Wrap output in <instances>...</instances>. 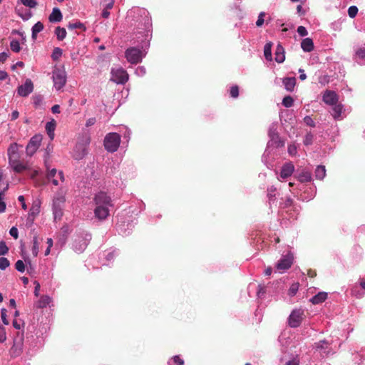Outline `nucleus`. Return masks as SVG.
<instances>
[{
	"label": "nucleus",
	"mask_w": 365,
	"mask_h": 365,
	"mask_svg": "<svg viewBox=\"0 0 365 365\" xmlns=\"http://www.w3.org/2000/svg\"><path fill=\"white\" fill-rule=\"evenodd\" d=\"M94 200L95 217L100 220H105L109 215L110 207L113 206L110 197L106 192H100L96 195Z\"/></svg>",
	"instance_id": "1"
},
{
	"label": "nucleus",
	"mask_w": 365,
	"mask_h": 365,
	"mask_svg": "<svg viewBox=\"0 0 365 365\" xmlns=\"http://www.w3.org/2000/svg\"><path fill=\"white\" fill-rule=\"evenodd\" d=\"M66 203V191L59 190L57 191L53 198L51 209L54 221H59L63 215V210Z\"/></svg>",
	"instance_id": "2"
},
{
	"label": "nucleus",
	"mask_w": 365,
	"mask_h": 365,
	"mask_svg": "<svg viewBox=\"0 0 365 365\" xmlns=\"http://www.w3.org/2000/svg\"><path fill=\"white\" fill-rule=\"evenodd\" d=\"M52 79L56 90L59 91L66 83V73L63 67H55L53 71Z\"/></svg>",
	"instance_id": "3"
},
{
	"label": "nucleus",
	"mask_w": 365,
	"mask_h": 365,
	"mask_svg": "<svg viewBox=\"0 0 365 365\" xmlns=\"http://www.w3.org/2000/svg\"><path fill=\"white\" fill-rule=\"evenodd\" d=\"M120 143V137L116 133H108L104 139V146L108 152H115L117 150Z\"/></svg>",
	"instance_id": "4"
},
{
	"label": "nucleus",
	"mask_w": 365,
	"mask_h": 365,
	"mask_svg": "<svg viewBox=\"0 0 365 365\" xmlns=\"http://www.w3.org/2000/svg\"><path fill=\"white\" fill-rule=\"evenodd\" d=\"M145 56V53L135 47L129 48L125 51V58L127 61L133 64L140 62Z\"/></svg>",
	"instance_id": "5"
},
{
	"label": "nucleus",
	"mask_w": 365,
	"mask_h": 365,
	"mask_svg": "<svg viewBox=\"0 0 365 365\" xmlns=\"http://www.w3.org/2000/svg\"><path fill=\"white\" fill-rule=\"evenodd\" d=\"M293 261L294 256L292 252L282 255L276 264L277 270L280 273L284 272L287 269L291 267L293 264Z\"/></svg>",
	"instance_id": "6"
},
{
	"label": "nucleus",
	"mask_w": 365,
	"mask_h": 365,
	"mask_svg": "<svg viewBox=\"0 0 365 365\" xmlns=\"http://www.w3.org/2000/svg\"><path fill=\"white\" fill-rule=\"evenodd\" d=\"M110 73V79L117 84H124L128 80V73L120 67L112 68Z\"/></svg>",
	"instance_id": "7"
},
{
	"label": "nucleus",
	"mask_w": 365,
	"mask_h": 365,
	"mask_svg": "<svg viewBox=\"0 0 365 365\" xmlns=\"http://www.w3.org/2000/svg\"><path fill=\"white\" fill-rule=\"evenodd\" d=\"M47 174L46 177L48 180L57 186L60 184V182H63L65 180L64 175L63 171L57 170L55 168H50L46 165Z\"/></svg>",
	"instance_id": "8"
},
{
	"label": "nucleus",
	"mask_w": 365,
	"mask_h": 365,
	"mask_svg": "<svg viewBox=\"0 0 365 365\" xmlns=\"http://www.w3.org/2000/svg\"><path fill=\"white\" fill-rule=\"evenodd\" d=\"M304 314V312L302 309L293 310L289 317V325L293 328L298 327L303 319Z\"/></svg>",
	"instance_id": "9"
},
{
	"label": "nucleus",
	"mask_w": 365,
	"mask_h": 365,
	"mask_svg": "<svg viewBox=\"0 0 365 365\" xmlns=\"http://www.w3.org/2000/svg\"><path fill=\"white\" fill-rule=\"evenodd\" d=\"M277 130V123H272L269 128V136L270 138V140L268 143V147L272 145H275L277 147L283 145L279 140V137Z\"/></svg>",
	"instance_id": "10"
},
{
	"label": "nucleus",
	"mask_w": 365,
	"mask_h": 365,
	"mask_svg": "<svg viewBox=\"0 0 365 365\" xmlns=\"http://www.w3.org/2000/svg\"><path fill=\"white\" fill-rule=\"evenodd\" d=\"M41 141V135H35L33 136L26 146V154L30 156L33 155L39 148Z\"/></svg>",
	"instance_id": "11"
},
{
	"label": "nucleus",
	"mask_w": 365,
	"mask_h": 365,
	"mask_svg": "<svg viewBox=\"0 0 365 365\" xmlns=\"http://www.w3.org/2000/svg\"><path fill=\"white\" fill-rule=\"evenodd\" d=\"M9 163L16 173H21L27 166L20 160V155L9 158Z\"/></svg>",
	"instance_id": "12"
},
{
	"label": "nucleus",
	"mask_w": 365,
	"mask_h": 365,
	"mask_svg": "<svg viewBox=\"0 0 365 365\" xmlns=\"http://www.w3.org/2000/svg\"><path fill=\"white\" fill-rule=\"evenodd\" d=\"M34 91V84L31 79H26L25 83L19 86L17 93L20 96L26 97Z\"/></svg>",
	"instance_id": "13"
},
{
	"label": "nucleus",
	"mask_w": 365,
	"mask_h": 365,
	"mask_svg": "<svg viewBox=\"0 0 365 365\" xmlns=\"http://www.w3.org/2000/svg\"><path fill=\"white\" fill-rule=\"evenodd\" d=\"M41 202L39 200L33 202L29 212L28 220L33 222L35 218L38 215L41 210Z\"/></svg>",
	"instance_id": "14"
},
{
	"label": "nucleus",
	"mask_w": 365,
	"mask_h": 365,
	"mask_svg": "<svg viewBox=\"0 0 365 365\" xmlns=\"http://www.w3.org/2000/svg\"><path fill=\"white\" fill-rule=\"evenodd\" d=\"M332 106L331 115L335 120H341L345 116V109L344 108V106L337 103Z\"/></svg>",
	"instance_id": "15"
},
{
	"label": "nucleus",
	"mask_w": 365,
	"mask_h": 365,
	"mask_svg": "<svg viewBox=\"0 0 365 365\" xmlns=\"http://www.w3.org/2000/svg\"><path fill=\"white\" fill-rule=\"evenodd\" d=\"M87 154L86 145L78 143L73 151V157L76 160L82 159Z\"/></svg>",
	"instance_id": "16"
},
{
	"label": "nucleus",
	"mask_w": 365,
	"mask_h": 365,
	"mask_svg": "<svg viewBox=\"0 0 365 365\" xmlns=\"http://www.w3.org/2000/svg\"><path fill=\"white\" fill-rule=\"evenodd\" d=\"M323 101L325 103L332 106L337 103L338 97L335 92L326 91L323 95Z\"/></svg>",
	"instance_id": "17"
},
{
	"label": "nucleus",
	"mask_w": 365,
	"mask_h": 365,
	"mask_svg": "<svg viewBox=\"0 0 365 365\" xmlns=\"http://www.w3.org/2000/svg\"><path fill=\"white\" fill-rule=\"evenodd\" d=\"M294 170V165L292 163H286L283 165L282 168L281 172H280V178L281 179H286L287 178L292 175Z\"/></svg>",
	"instance_id": "18"
},
{
	"label": "nucleus",
	"mask_w": 365,
	"mask_h": 365,
	"mask_svg": "<svg viewBox=\"0 0 365 365\" xmlns=\"http://www.w3.org/2000/svg\"><path fill=\"white\" fill-rule=\"evenodd\" d=\"M23 351V340H14V344L11 349V354L14 356H17L21 354Z\"/></svg>",
	"instance_id": "19"
},
{
	"label": "nucleus",
	"mask_w": 365,
	"mask_h": 365,
	"mask_svg": "<svg viewBox=\"0 0 365 365\" xmlns=\"http://www.w3.org/2000/svg\"><path fill=\"white\" fill-rule=\"evenodd\" d=\"M88 242L86 239L78 238L76 240L73 244V249L76 252H82L87 247Z\"/></svg>",
	"instance_id": "20"
},
{
	"label": "nucleus",
	"mask_w": 365,
	"mask_h": 365,
	"mask_svg": "<svg viewBox=\"0 0 365 365\" xmlns=\"http://www.w3.org/2000/svg\"><path fill=\"white\" fill-rule=\"evenodd\" d=\"M301 47L304 52H310L314 49V43L312 38H304L301 43Z\"/></svg>",
	"instance_id": "21"
},
{
	"label": "nucleus",
	"mask_w": 365,
	"mask_h": 365,
	"mask_svg": "<svg viewBox=\"0 0 365 365\" xmlns=\"http://www.w3.org/2000/svg\"><path fill=\"white\" fill-rule=\"evenodd\" d=\"M63 16L59 9L54 8L50 14L48 19L51 22H60L62 20Z\"/></svg>",
	"instance_id": "22"
},
{
	"label": "nucleus",
	"mask_w": 365,
	"mask_h": 365,
	"mask_svg": "<svg viewBox=\"0 0 365 365\" xmlns=\"http://www.w3.org/2000/svg\"><path fill=\"white\" fill-rule=\"evenodd\" d=\"M327 298V293L325 292H319L317 294L314 295L311 299L310 302L313 304H318L324 302Z\"/></svg>",
	"instance_id": "23"
},
{
	"label": "nucleus",
	"mask_w": 365,
	"mask_h": 365,
	"mask_svg": "<svg viewBox=\"0 0 365 365\" xmlns=\"http://www.w3.org/2000/svg\"><path fill=\"white\" fill-rule=\"evenodd\" d=\"M284 88L288 91H292L296 85V78L294 77H287L283 79Z\"/></svg>",
	"instance_id": "24"
},
{
	"label": "nucleus",
	"mask_w": 365,
	"mask_h": 365,
	"mask_svg": "<svg viewBox=\"0 0 365 365\" xmlns=\"http://www.w3.org/2000/svg\"><path fill=\"white\" fill-rule=\"evenodd\" d=\"M56 123L55 120L52 119L46 125V130L50 139L52 140L54 138V131L56 129Z\"/></svg>",
	"instance_id": "25"
},
{
	"label": "nucleus",
	"mask_w": 365,
	"mask_h": 365,
	"mask_svg": "<svg viewBox=\"0 0 365 365\" xmlns=\"http://www.w3.org/2000/svg\"><path fill=\"white\" fill-rule=\"evenodd\" d=\"M285 59L284 51L281 45H277L275 51V61L277 63H282Z\"/></svg>",
	"instance_id": "26"
},
{
	"label": "nucleus",
	"mask_w": 365,
	"mask_h": 365,
	"mask_svg": "<svg viewBox=\"0 0 365 365\" xmlns=\"http://www.w3.org/2000/svg\"><path fill=\"white\" fill-rule=\"evenodd\" d=\"M43 29V25L41 22L38 21L32 27V38L36 39L38 33Z\"/></svg>",
	"instance_id": "27"
},
{
	"label": "nucleus",
	"mask_w": 365,
	"mask_h": 365,
	"mask_svg": "<svg viewBox=\"0 0 365 365\" xmlns=\"http://www.w3.org/2000/svg\"><path fill=\"white\" fill-rule=\"evenodd\" d=\"M272 43L271 42H268L265 44L264 47V55L265 58L267 61H272Z\"/></svg>",
	"instance_id": "28"
},
{
	"label": "nucleus",
	"mask_w": 365,
	"mask_h": 365,
	"mask_svg": "<svg viewBox=\"0 0 365 365\" xmlns=\"http://www.w3.org/2000/svg\"><path fill=\"white\" fill-rule=\"evenodd\" d=\"M18 150L19 145L17 143H14L11 144L7 151L9 158L19 155Z\"/></svg>",
	"instance_id": "29"
},
{
	"label": "nucleus",
	"mask_w": 365,
	"mask_h": 365,
	"mask_svg": "<svg viewBox=\"0 0 365 365\" xmlns=\"http://www.w3.org/2000/svg\"><path fill=\"white\" fill-rule=\"evenodd\" d=\"M326 175V169L324 166L319 165L315 170V176L319 180H322Z\"/></svg>",
	"instance_id": "30"
},
{
	"label": "nucleus",
	"mask_w": 365,
	"mask_h": 365,
	"mask_svg": "<svg viewBox=\"0 0 365 365\" xmlns=\"http://www.w3.org/2000/svg\"><path fill=\"white\" fill-rule=\"evenodd\" d=\"M297 178L300 182H309L312 179V175L309 171L303 170Z\"/></svg>",
	"instance_id": "31"
},
{
	"label": "nucleus",
	"mask_w": 365,
	"mask_h": 365,
	"mask_svg": "<svg viewBox=\"0 0 365 365\" xmlns=\"http://www.w3.org/2000/svg\"><path fill=\"white\" fill-rule=\"evenodd\" d=\"M55 34L56 35L58 40L62 41L66 36V31L64 28L58 26L55 30Z\"/></svg>",
	"instance_id": "32"
},
{
	"label": "nucleus",
	"mask_w": 365,
	"mask_h": 365,
	"mask_svg": "<svg viewBox=\"0 0 365 365\" xmlns=\"http://www.w3.org/2000/svg\"><path fill=\"white\" fill-rule=\"evenodd\" d=\"M51 302V299L48 296H42L38 302L39 307H45L48 305Z\"/></svg>",
	"instance_id": "33"
},
{
	"label": "nucleus",
	"mask_w": 365,
	"mask_h": 365,
	"mask_svg": "<svg viewBox=\"0 0 365 365\" xmlns=\"http://www.w3.org/2000/svg\"><path fill=\"white\" fill-rule=\"evenodd\" d=\"M356 56L359 63H365V49L360 48L356 51Z\"/></svg>",
	"instance_id": "34"
},
{
	"label": "nucleus",
	"mask_w": 365,
	"mask_h": 365,
	"mask_svg": "<svg viewBox=\"0 0 365 365\" xmlns=\"http://www.w3.org/2000/svg\"><path fill=\"white\" fill-rule=\"evenodd\" d=\"M38 250H39V244L38 242V237H34L33 239V246H32V249H31L32 254L34 257H36L38 255Z\"/></svg>",
	"instance_id": "35"
},
{
	"label": "nucleus",
	"mask_w": 365,
	"mask_h": 365,
	"mask_svg": "<svg viewBox=\"0 0 365 365\" xmlns=\"http://www.w3.org/2000/svg\"><path fill=\"white\" fill-rule=\"evenodd\" d=\"M294 100L289 96H285L282 100V105L286 108H290L291 106H292Z\"/></svg>",
	"instance_id": "36"
},
{
	"label": "nucleus",
	"mask_w": 365,
	"mask_h": 365,
	"mask_svg": "<svg viewBox=\"0 0 365 365\" xmlns=\"http://www.w3.org/2000/svg\"><path fill=\"white\" fill-rule=\"evenodd\" d=\"M68 28L69 29H82L83 31L86 30L85 25L81 23V22H76V23H73V24H69L68 25Z\"/></svg>",
	"instance_id": "37"
},
{
	"label": "nucleus",
	"mask_w": 365,
	"mask_h": 365,
	"mask_svg": "<svg viewBox=\"0 0 365 365\" xmlns=\"http://www.w3.org/2000/svg\"><path fill=\"white\" fill-rule=\"evenodd\" d=\"M62 56V50L60 48H55L52 53V58L57 61Z\"/></svg>",
	"instance_id": "38"
},
{
	"label": "nucleus",
	"mask_w": 365,
	"mask_h": 365,
	"mask_svg": "<svg viewBox=\"0 0 365 365\" xmlns=\"http://www.w3.org/2000/svg\"><path fill=\"white\" fill-rule=\"evenodd\" d=\"M10 265L9 259L6 257H0V269L4 270Z\"/></svg>",
	"instance_id": "39"
},
{
	"label": "nucleus",
	"mask_w": 365,
	"mask_h": 365,
	"mask_svg": "<svg viewBox=\"0 0 365 365\" xmlns=\"http://www.w3.org/2000/svg\"><path fill=\"white\" fill-rule=\"evenodd\" d=\"M22 4L29 8H34L37 5L36 0H19Z\"/></svg>",
	"instance_id": "40"
},
{
	"label": "nucleus",
	"mask_w": 365,
	"mask_h": 365,
	"mask_svg": "<svg viewBox=\"0 0 365 365\" xmlns=\"http://www.w3.org/2000/svg\"><path fill=\"white\" fill-rule=\"evenodd\" d=\"M10 46L11 49L16 53L19 52L21 49L19 42L16 40L11 41Z\"/></svg>",
	"instance_id": "41"
},
{
	"label": "nucleus",
	"mask_w": 365,
	"mask_h": 365,
	"mask_svg": "<svg viewBox=\"0 0 365 365\" xmlns=\"http://www.w3.org/2000/svg\"><path fill=\"white\" fill-rule=\"evenodd\" d=\"M299 289V284L298 283H294V284H292L289 289V294L290 296H294L297 291Z\"/></svg>",
	"instance_id": "42"
},
{
	"label": "nucleus",
	"mask_w": 365,
	"mask_h": 365,
	"mask_svg": "<svg viewBox=\"0 0 365 365\" xmlns=\"http://www.w3.org/2000/svg\"><path fill=\"white\" fill-rule=\"evenodd\" d=\"M358 13V8L355 6H351L348 9V14L351 18H354Z\"/></svg>",
	"instance_id": "43"
},
{
	"label": "nucleus",
	"mask_w": 365,
	"mask_h": 365,
	"mask_svg": "<svg viewBox=\"0 0 365 365\" xmlns=\"http://www.w3.org/2000/svg\"><path fill=\"white\" fill-rule=\"evenodd\" d=\"M6 340V329L0 324V342L3 343Z\"/></svg>",
	"instance_id": "44"
},
{
	"label": "nucleus",
	"mask_w": 365,
	"mask_h": 365,
	"mask_svg": "<svg viewBox=\"0 0 365 365\" xmlns=\"http://www.w3.org/2000/svg\"><path fill=\"white\" fill-rule=\"evenodd\" d=\"M15 267L20 272H24L25 271V264L21 260H18L16 262Z\"/></svg>",
	"instance_id": "45"
},
{
	"label": "nucleus",
	"mask_w": 365,
	"mask_h": 365,
	"mask_svg": "<svg viewBox=\"0 0 365 365\" xmlns=\"http://www.w3.org/2000/svg\"><path fill=\"white\" fill-rule=\"evenodd\" d=\"M9 252V248L3 241L0 242V256L6 255Z\"/></svg>",
	"instance_id": "46"
},
{
	"label": "nucleus",
	"mask_w": 365,
	"mask_h": 365,
	"mask_svg": "<svg viewBox=\"0 0 365 365\" xmlns=\"http://www.w3.org/2000/svg\"><path fill=\"white\" fill-rule=\"evenodd\" d=\"M114 0H101V4L106 9H112L113 6Z\"/></svg>",
	"instance_id": "47"
},
{
	"label": "nucleus",
	"mask_w": 365,
	"mask_h": 365,
	"mask_svg": "<svg viewBox=\"0 0 365 365\" xmlns=\"http://www.w3.org/2000/svg\"><path fill=\"white\" fill-rule=\"evenodd\" d=\"M299 358L298 356H294L290 360L286 362V365H299Z\"/></svg>",
	"instance_id": "48"
},
{
	"label": "nucleus",
	"mask_w": 365,
	"mask_h": 365,
	"mask_svg": "<svg viewBox=\"0 0 365 365\" xmlns=\"http://www.w3.org/2000/svg\"><path fill=\"white\" fill-rule=\"evenodd\" d=\"M313 141V135L312 133H307L304 139V143L306 145H311Z\"/></svg>",
	"instance_id": "49"
},
{
	"label": "nucleus",
	"mask_w": 365,
	"mask_h": 365,
	"mask_svg": "<svg viewBox=\"0 0 365 365\" xmlns=\"http://www.w3.org/2000/svg\"><path fill=\"white\" fill-rule=\"evenodd\" d=\"M315 346L317 349H325L328 347V343L326 341H320L316 343Z\"/></svg>",
	"instance_id": "50"
},
{
	"label": "nucleus",
	"mask_w": 365,
	"mask_h": 365,
	"mask_svg": "<svg viewBox=\"0 0 365 365\" xmlns=\"http://www.w3.org/2000/svg\"><path fill=\"white\" fill-rule=\"evenodd\" d=\"M297 33L301 36H306L308 34L307 30L304 26H299L297 28Z\"/></svg>",
	"instance_id": "51"
},
{
	"label": "nucleus",
	"mask_w": 365,
	"mask_h": 365,
	"mask_svg": "<svg viewBox=\"0 0 365 365\" xmlns=\"http://www.w3.org/2000/svg\"><path fill=\"white\" fill-rule=\"evenodd\" d=\"M145 68L144 66H138L136 69H135V74L138 76H143L145 74Z\"/></svg>",
	"instance_id": "52"
},
{
	"label": "nucleus",
	"mask_w": 365,
	"mask_h": 365,
	"mask_svg": "<svg viewBox=\"0 0 365 365\" xmlns=\"http://www.w3.org/2000/svg\"><path fill=\"white\" fill-rule=\"evenodd\" d=\"M264 16H265V13L264 12H261L259 14L258 19L256 21V25L257 26H261L263 24V23H264Z\"/></svg>",
	"instance_id": "53"
},
{
	"label": "nucleus",
	"mask_w": 365,
	"mask_h": 365,
	"mask_svg": "<svg viewBox=\"0 0 365 365\" xmlns=\"http://www.w3.org/2000/svg\"><path fill=\"white\" fill-rule=\"evenodd\" d=\"M1 320H2L3 323L5 325H8L9 324V321L7 319V316H6V310L5 309H1Z\"/></svg>",
	"instance_id": "54"
},
{
	"label": "nucleus",
	"mask_w": 365,
	"mask_h": 365,
	"mask_svg": "<svg viewBox=\"0 0 365 365\" xmlns=\"http://www.w3.org/2000/svg\"><path fill=\"white\" fill-rule=\"evenodd\" d=\"M230 95L233 98H237L239 95V88L237 86H232L230 88Z\"/></svg>",
	"instance_id": "55"
},
{
	"label": "nucleus",
	"mask_w": 365,
	"mask_h": 365,
	"mask_svg": "<svg viewBox=\"0 0 365 365\" xmlns=\"http://www.w3.org/2000/svg\"><path fill=\"white\" fill-rule=\"evenodd\" d=\"M9 234L15 239H17L19 237L18 230L15 227H13L10 229Z\"/></svg>",
	"instance_id": "56"
},
{
	"label": "nucleus",
	"mask_w": 365,
	"mask_h": 365,
	"mask_svg": "<svg viewBox=\"0 0 365 365\" xmlns=\"http://www.w3.org/2000/svg\"><path fill=\"white\" fill-rule=\"evenodd\" d=\"M304 123H305L307 125H309V126H312V127H313V126H314V121H313L312 118L311 117H309V116H306V117L304 118Z\"/></svg>",
	"instance_id": "57"
},
{
	"label": "nucleus",
	"mask_w": 365,
	"mask_h": 365,
	"mask_svg": "<svg viewBox=\"0 0 365 365\" xmlns=\"http://www.w3.org/2000/svg\"><path fill=\"white\" fill-rule=\"evenodd\" d=\"M173 361L177 364V365H183L184 361L181 359L178 356H175L173 358Z\"/></svg>",
	"instance_id": "58"
},
{
	"label": "nucleus",
	"mask_w": 365,
	"mask_h": 365,
	"mask_svg": "<svg viewBox=\"0 0 365 365\" xmlns=\"http://www.w3.org/2000/svg\"><path fill=\"white\" fill-rule=\"evenodd\" d=\"M13 326L16 329H21V328L22 327V323L17 319H14L13 321Z\"/></svg>",
	"instance_id": "59"
},
{
	"label": "nucleus",
	"mask_w": 365,
	"mask_h": 365,
	"mask_svg": "<svg viewBox=\"0 0 365 365\" xmlns=\"http://www.w3.org/2000/svg\"><path fill=\"white\" fill-rule=\"evenodd\" d=\"M288 152L290 155H295L297 153V148L295 145H289L288 148Z\"/></svg>",
	"instance_id": "60"
},
{
	"label": "nucleus",
	"mask_w": 365,
	"mask_h": 365,
	"mask_svg": "<svg viewBox=\"0 0 365 365\" xmlns=\"http://www.w3.org/2000/svg\"><path fill=\"white\" fill-rule=\"evenodd\" d=\"M96 123V118H91L86 120V126L90 127L93 125H94Z\"/></svg>",
	"instance_id": "61"
},
{
	"label": "nucleus",
	"mask_w": 365,
	"mask_h": 365,
	"mask_svg": "<svg viewBox=\"0 0 365 365\" xmlns=\"http://www.w3.org/2000/svg\"><path fill=\"white\" fill-rule=\"evenodd\" d=\"M18 200H19V202H21V204H22V205H21L22 208H23L24 210H26L27 209V206H26V203H25V202H24V196H22V195H20V196H19Z\"/></svg>",
	"instance_id": "62"
},
{
	"label": "nucleus",
	"mask_w": 365,
	"mask_h": 365,
	"mask_svg": "<svg viewBox=\"0 0 365 365\" xmlns=\"http://www.w3.org/2000/svg\"><path fill=\"white\" fill-rule=\"evenodd\" d=\"M9 75L8 73L3 71V70H0V81H4L5 79H6L8 78Z\"/></svg>",
	"instance_id": "63"
},
{
	"label": "nucleus",
	"mask_w": 365,
	"mask_h": 365,
	"mask_svg": "<svg viewBox=\"0 0 365 365\" xmlns=\"http://www.w3.org/2000/svg\"><path fill=\"white\" fill-rule=\"evenodd\" d=\"M19 113L17 110H14L11 114V119L14 120L19 118Z\"/></svg>",
	"instance_id": "64"
}]
</instances>
